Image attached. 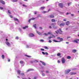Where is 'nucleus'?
I'll return each mask as SVG.
<instances>
[{
  "instance_id": "2f4dec72",
  "label": "nucleus",
  "mask_w": 79,
  "mask_h": 79,
  "mask_svg": "<svg viewBox=\"0 0 79 79\" xmlns=\"http://www.w3.org/2000/svg\"><path fill=\"white\" fill-rule=\"evenodd\" d=\"M25 56H27V57H28L29 58H31V56H29L27 55H25Z\"/></svg>"
},
{
  "instance_id": "3c124183",
  "label": "nucleus",
  "mask_w": 79,
  "mask_h": 79,
  "mask_svg": "<svg viewBox=\"0 0 79 79\" xmlns=\"http://www.w3.org/2000/svg\"><path fill=\"white\" fill-rule=\"evenodd\" d=\"M34 14H35V15H36V14H37V12L36 11H35L34 12Z\"/></svg>"
},
{
  "instance_id": "c03bdc74",
  "label": "nucleus",
  "mask_w": 79,
  "mask_h": 79,
  "mask_svg": "<svg viewBox=\"0 0 79 79\" xmlns=\"http://www.w3.org/2000/svg\"><path fill=\"white\" fill-rule=\"evenodd\" d=\"M3 8L2 7H0V10H3Z\"/></svg>"
},
{
  "instance_id": "7c9ffc66",
  "label": "nucleus",
  "mask_w": 79,
  "mask_h": 79,
  "mask_svg": "<svg viewBox=\"0 0 79 79\" xmlns=\"http://www.w3.org/2000/svg\"><path fill=\"white\" fill-rule=\"evenodd\" d=\"M21 76H24V73H22L21 74Z\"/></svg>"
},
{
  "instance_id": "1a4fd4ad",
  "label": "nucleus",
  "mask_w": 79,
  "mask_h": 79,
  "mask_svg": "<svg viewBox=\"0 0 79 79\" xmlns=\"http://www.w3.org/2000/svg\"><path fill=\"white\" fill-rule=\"evenodd\" d=\"M75 74H76V73H74V72H71L70 73V75H74Z\"/></svg>"
},
{
  "instance_id": "72a5a7b5",
  "label": "nucleus",
  "mask_w": 79,
  "mask_h": 79,
  "mask_svg": "<svg viewBox=\"0 0 79 79\" xmlns=\"http://www.w3.org/2000/svg\"><path fill=\"white\" fill-rule=\"evenodd\" d=\"M2 59H4V58H5V56L4 55H2Z\"/></svg>"
},
{
  "instance_id": "052dcab7",
  "label": "nucleus",
  "mask_w": 79,
  "mask_h": 79,
  "mask_svg": "<svg viewBox=\"0 0 79 79\" xmlns=\"http://www.w3.org/2000/svg\"><path fill=\"white\" fill-rule=\"evenodd\" d=\"M46 73H49V72H48V71H46Z\"/></svg>"
},
{
  "instance_id": "603ef678",
  "label": "nucleus",
  "mask_w": 79,
  "mask_h": 79,
  "mask_svg": "<svg viewBox=\"0 0 79 79\" xmlns=\"http://www.w3.org/2000/svg\"><path fill=\"white\" fill-rule=\"evenodd\" d=\"M37 79L36 77H35L33 78V79Z\"/></svg>"
},
{
  "instance_id": "0e129e2a",
  "label": "nucleus",
  "mask_w": 79,
  "mask_h": 79,
  "mask_svg": "<svg viewBox=\"0 0 79 79\" xmlns=\"http://www.w3.org/2000/svg\"><path fill=\"white\" fill-rule=\"evenodd\" d=\"M22 79H27V78H23Z\"/></svg>"
},
{
  "instance_id": "a19ab883",
  "label": "nucleus",
  "mask_w": 79,
  "mask_h": 79,
  "mask_svg": "<svg viewBox=\"0 0 79 79\" xmlns=\"http://www.w3.org/2000/svg\"><path fill=\"white\" fill-rule=\"evenodd\" d=\"M26 48H29V46L28 45H27L26 46Z\"/></svg>"
},
{
  "instance_id": "09e8293b",
  "label": "nucleus",
  "mask_w": 79,
  "mask_h": 79,
  "mask_svg": "<svg viewBox=\"0 0 79 79\" xmlns=\"http://www.w3.org/2000/svg\"><path fill=\"white\" fill-rule=\"evenodd\" d=\"M45 73H42V75L43 76H45Z\"/></svg>"
},
{
  "instance_id": "6ab92c4d",
  "label": "nucleus",
  "mask_w": 79,
  "mask_h": 79,
  "mask_svg": "<svg viewBox=\"0 0 79 79\" xmlns=\"http://www.w3.org/2000/svg\"><path fill=\"white\" fill-rule=\"evenodd\" d=\"M17 73L19 74H20V73H21V71L19 70H17Z\"/></svg>"
},
{
  "instance_id": "f8f14e48",
  "label": "nucleus",
  "mask_w": 79,
  "mask_h": 79,
  "mask_svg": "<svg viewBox=\"0 0 79 79\" xmlns=\"http://www.w3.org/2000/svg\"><path fill=\"white\" fill-rule=\"evenodd\" d=\"M0 2L2 3L3 5H5V2L2 0H0Z\"/></svg>"
},
{
  "instance_id": "a18cd8bd",
  "label": "nucleus",
  "mask_w": 79,
  "mask_h": 79,
  "mask_svg": "<svg viewBox=\"0 0 79 79\" xmlns=\"http://www.w3.org/2000/svg\"><path fill=\"white\" fill-rule=\"evenodd\" d=\"M45 55H48V52H45Z\"/></svg>"
},
{
  "instance_id": "0eeeda50",
  "label": "nucleus",
  "mask_w": 79,
  "mask_h": 79,
  "mask_svg": "<svg viewBox=\"0 0 79 79\" xmlns=\"http://www.w3.org/2000/svg\"><path fill=\"white\" fill-rule=\"evenodd\" d=\"M59 6L60 7V8H63V4L61 3H59Z\"/></svg>"
},
{
  "instance_id": "6e6d98bb",
  "label": "nucleus",
  "mask_w": 79,
  "mask_h": 79,
  "mask_svg": "<svg viewBox=\"0 0 79 79\" xmlns=\"http://www.w3.org/2000/svg\"><path fill=\"white\" fill-rule=\"evenodd\" d=\"M71 16H74V15L73 14H71Z\"/></svg>"
},
{
  "instance_id": "37998d69",
  "label": "nucleus",
  "mask_w": 79,
  "mask_h": 79,
  "mask_svg": "<svg viewBox=\"0 0 79 79\" xmlns=\"http://www.w3.org/2000/svg\"><path fill=\"white\" fill-rule=\"evenodd\" d=\"M55 23H52V26H55Z\"/></svg>"
},
{
  "instance_id": "c756f323",
  "label": "nucleus",
  "mask_w": 79,
  "mask_h": 79,
  "mask_svg": "<svg viewBox=\"0 0 79 79\" xmlns=\"http://www.w3.org/2000/svg\"><path fill=\"white\" fill-rule=\"evenodd\" d=\"M47 13V12L45 11H42V13Z\"/></svg>"
},
{
  "instance_id": "7ed1b4c3",
  "label": "nucleus",
  "mask_w": 79,
  "mask_h": 79,
  "mask_svg": "<svg viewBox=\"0 0 79 79\" xmlns=\"http://www.w3.org/2000/svg\"><path fill=\"white\" fill-rule=\"evenodd\" d=\"M14 19L15 21H16L15 22L16 24H18L19 23V21L18 20V19L16 18H14Z\"/></svg>"
},
{
  "instance_id": "f257e3e1",
  "label": "nucleus",
  "mask_w": 79,
  "mask_h": 79,
  "mask_svg": "<svg viewBox=\"0 0 79 79\" xmlns=\"http://www.w3.org/2000/svg\"><path fill=\"white\" fill-rule=\"evenodd\" d=\"M56 34H63V31H61V29H59V30H57V31H56Z\"/></svg>"
},
{
  "instance_id": "c85d7f7f",
  "label": "nucleus",
  "mask_w": 79,
  "mask_h": 79,
  "mask_svg": "<svg viewBox=\"0 0 79 79\" xmlns=\"http://www.w3.org/2000/svg\"><path fill=\"white\" fill-rule=\"evenodd\" d=\"M52 32H50V31H49V32H48V35H50V34H52Z\"/></svg>"
},
{
  "instance_id": "de8ad7c7",
  "label": "nucleus",
  "mask_w": 79,
  "mask_h": 79,
  "mask_svg": "<svg viewBox=\"0 0 79 79\" xmlns=\"http://www.w3.org/2000/svg\"><path fill=\"white\" fill-rule=\"evenodd\" d=\"M48 42H49V43H51L52 41L51 40H49L48 41Z\"/></svg>"
},
{
  "instance_id": "423d86ee",
  "label": "nucleus",
  "mask_w": 79,
  "mask_h": 79,
  "mask_svg": "<svg viewBox=\"0 0 79 79\" xmlns=\"http://www.w3.org/2000/svg\"><path fill=\"white\" fill-rule=\"evenodd\" d=\"M71 70V69H67L65 71V74H68Z\"/></svg>"
},
{
  "instance_id": "f3484780",
  "label": "nucleus",
  "mask_w": 79,
  "mask_h": 79,
  "mask_svg": "<svg viewBox=\"0 0 79 79\" xmlns=\"http://www.w3.org/2000/svg\"><path fill=\"white\" fill-rule=\"evenodd\" d=\"M53 42H60V41H56V40H53Z\"/></svg>"
},
{
  "instance_id": "4468645a",
  "label": "nucleus",
  "mask_w": 79,
  "mask_h": 79,
  "mask_svg": "<svg viewBox=\"0 0 79 79\" xmlns=\"http://www.w3.org/2000/svg\"><path fill=\"white\" fill-rule=\"evenodd\" d=\"M28 26H25L24 27H23V29H26L27 28H28Z\"/></svg>"
},
{
  "instance_id": "5fc2aeb1",
  "label": "nucleus",
  "mask_w": 79,
  "mask_h": 79,
  "mask_svg": "<svg viewBox=\"0 0 79 79\" xmlns=\"http://www.w3.org/2000/svg\"><path fill=\"white\" fill-rule=\"evenodd\" d=\"M63 21H66V19H64Z\"/></svg>"
},
{
  "instance_id": "bf43d9fd",
  "label": "nucleus",
  "mask_w": 79,
  "mask_h": 79,
  "mask_svg": "<svg viewBox=\"0 0 79 79\" xmlns=\"http://www.w3.org/2000/svg\"><path fill=\"white\" fill-rule=\"evenodd\" d=\"M19 30L20 31H21V28H19Z\"/></svg>"
},
{
  "instance_id": "58836bf2",
  "label": "nucleus",
  "mask_w": 79,
  "mask_h": 79,
  "mask_svg": "<svg viewBox=\"0 0 79 79\" xmlns=\"http://www.w3.org/2000/svg\"><path fill=\"white\" fill-rule=\"evenodd\" d=\"M40 41L42 42H44V41L43 40H40Z\"/></svg>"
},
{
  "instance_id": "4c0bfd02",
  "label": "nucleus",
  "mask_w": 79,
  "mask_h": 79,
  "mask_svg": "<svg viewBox=\"0 0 79 79\" xmlns=\"http://www.w3.org/2000/svg\"><path fill=\"white\" fill-rule=\"evenodd\" d=\"M60 55H61V54L60 53H58L57 54V56H60Z\"/></svg>"
},
{
  "instance_id": "5701e85b",
  "label": "nucleus",
  "mask_w": 79,
  "mask_h": 79,
  "mask_svg": "<svg viewBox=\"0 0 79 79\" xmlns=\"http://www.w3.org/2000/svg\"><path fill=\"white\" fill-rule=\"evenodd\" d=\"M76 52H77V51L76 50H73L72 51V52H73V53H76Z\"/></svg>"
},
{
  "instance_id": "cd10ccee",
  "label": "nucleus",
  "mask_w": 79,
  "mask_h": 79,
  "mask_svg": "<svg viewBox=\"0 0 79 79\" xmlns=\"http://www.w3.org/2000/svg\"><path fill=\"white\" fill-rule=\"evenodd\" d=\"M45 8V7H41V10H44V9Z\"/></svg>"
},
{
  "instance_id": "bb28decb",
  "label": "nucleus",
  "mask_w": 79,
  "mask_h": 79,
  "mask_svg": "<svg viewBox=\"0 0 79 79\" xmlns=\"http://www.w3.org/2000/svg\"><path fill=\"white\" fill-rule=\"evenodd\" d=\"M52 22H55V20L54 19H52L51 20Z\"/></svg>"
},
{
  "instance_id": "e433bc0d",
  "label": "nucleus",
  "mask_w": 79,
  "mask_h": 79,
  "mask_svg": "<svg viewBox=\"0 0 79 79\" xmlns=\"http://www.w3.org/2000/svg\"><path fill=\"white\" fill-rule=\"evenodd\" d=\"M57 63H61V62L60 61V60H58L57 61Z\"/></svg>"
},
{
  "instance_id": "c9c22d12",
  "label": "nucleus",
  "mask_w": 79,
  "mask_h": 79,
  "mask_svg": "<svg viewBox=\"0 0 79 79\" xmlns=\"http://www.w3.org/2000/svg\"><path fill=\"white\" fill-rule=\"evenodd\" d=\"M44 35H48V33H45L44 34Z\"/></svg>"
},
{
  "instance_id": "a211bd4d",
  "label": "nucleus",
  "mask_w": 79,
  "mask_h": 79,
  "mask_svg": "<svg viewBox=\"0 0 79 79\" xmlns=\"http://www.w3.org/2000/svg\"><path fill=\"white\" fill-rule=\"evenodd\" d=\"M64 26V23H62L60 24V26Z\"/></svg>"
},
{
  "instance_id": "9d476101",
  "label": "nucleus",
  "mask_w": 79,
  "mask_h": 79,
  "mask_svg": "<svg viewBox=\"0 0 79 79\" xmlns=\"http://www.w3.org/2000/svg\"><path fill=\"white\" fill-rule=\"evenodd\" d=\"M29 35L30 37H34V35L32 33H30Z\"/></svg>"
},
{
  "instance_id": "b1692460",
  "label": "nucleus",
  "mask_w": 79,
  "mask_h": 79,
  "mask_svg": "<svg viewBox=\"0 0 79 79\" xmlns=\"http://www.w3.org/2000/svg\"><path fill=\"white\" fill-rule=\"evenodd\" d=\"M44 48H45V49H46L47 50H48V48L47 46H44Z\"/></svg>"
},
{
  "instance_id": "9b49d317",
  "label": "nucleus",
  "mask_w": 79,
  "mask_h": 79,
  "mask_svg": "<svg viewBox=\"0 0 79 79\" xmlns=\"http://www.w3.org/2000/svg\"><path fill=\"white\" fill-rule=\"evenodd\" d=\"M79 40L78 39H77L76 40H74L73 41V42H74L75 43H78L77 41H79Z\"/></svg>"
},
{
  "instance_id": "412c9836",
  "label": "nucleus",
  "mask_w": 79,
  "mask_h": 79,
  "mask_svg": "<svg viewBox=\"0 0 79 79\" xmlns=\"http://www.w3.org/2000/svg\"><path fill=\"white\" fill-rule=\"evenodd\" d=\"M36 32L39 35H41V33L39 31H36Z\"/></svg>"
},
{
  "instance_id": "49530a36",
  "label": "nucleus",
  "mask_w": 79,
  "mask_h": 79,
  "mask_svg": "<svg viewBox=\"0 0 79 79\" xmlns=\"http://www.w3.org/2000/svg\"><path fill=\"white\" fill-rule=\"evenodd\" d=\"M19 37L18 36H17L16 37H15V39L18 40V39Z\"/></svg>"
},
{
  "instance_id": "393cba45",
  "label": "nucleus",
  "mask_w": 79,
  "mask_h": 79,
  "mask_svg": "<svg viewBox=\"0 0 79 79\" xmlns=\"http://www.w3.org/2000/svg\"><path fill=\"white\" fill-rule=\"evenodd\" d=\"M33 27H34L35 29H36L37 28V27H36V24H34Z\"/></svg>"
},
{
  "instance_id": "6e6552de",
  "label": "nucleus",
  "mask_w": 79,
  "mask_h": 79,
  "mask_svg": "<svg viewBox=\"0 0 79 79\" xmlns=\"http://www.w3.org/2000/svg\"><path fill=\"white\" fill-rule=\"evenodd\" d=\"M57 39H59L60 41H63V39L62 38H60V37H57Z\"/></svg>"
},
{
  "instance_id": "20e7f679",
  "label": "nucleus",
  "mask_w": 79,
  "mask_h": 79,
  "mask_svg": "<svg viewBox=\"0 0 79 79\" xmlns=\"http://www.w3.org/2000/svg\"><path fill=\"white\" fill-rule=\"evenodd\" d=\"M6 44L7 46H8V47H10V46H11V44L8 41L6 42Z\"/></svg>"
},
{
  "instance_id": "338daca9",
  "label": "nucleus",
  "mask_w": 79,
  "mask_h": 79,
  "mask_svg": "<svg viewBox=\"0 0 79 79\" xmlns=\"http://www.w3.org/2000/svg\"><path fill=\"white\" fill-rule=\"evenodd\" d=\"M23 6H25V5H24V4H23Z\"/></svg>"
},
{
  "instance_id": "774afa93",
  "label": "nucleus",
  "mask_w": 79,
  "mask_h": 79,
  "mask_svg": "<svg viewBox=\"0 0 79 79\" xmlns=\"http://www.w3.org/2000/svg\"><path fill=\"white\" fill-rule=\"evenodd\" d=\"M68 14H69V13H67L66 14V15H68Z\"/></svg>"
},
{
  "instance_id": "ddd939ff",
  "label": "nucleus",
  "mask_w": 79,
  "mask_h": 79,
  "mask_svg": "<svg viewBox=\"0 0 79 79\" xmlns=\"http://www.w3.org/2000/svg\"><path fill=\"white\" fill-rule=\"evenodd\" d=\"M34 19H35V18H32L29 19V20H28V22H30V21H31V20H34Z\"/></svg>"
},
{
  "instance_id": "79ce46f5",
  "label": "nucleus",
  "mask_w": 79,
  "mask_h": 79,
  "mask_svg": "<svg viewBox=\"0 0 79 79\" xmlns=\"http://www.w3.org/2000/svg\"><path fill=\"white\" fill-rule=\"evenodd\" d=\"M8 12L9 13V14H11V12L10 10H8Z\"/></svg>"
},
{
  "instance_id": "13d9d810",
  "label": "nucleus",
  "mask_w": 79,
  "mask_h": 79,
  "mask_svg": "<svg viewBox=\"0 0 79 79\" xmlns=\"http://www.w3.org/2000/svg\"><path fill=\"white\" fill-rule=\"evenodd\" d=\"M40 29H42V28L41 27H40Z\"/></svg>"
},
{
  "instance_id": "ea45409f",
  "label": "nucleus",
  "mask_w": 79,
  "mask_h": 79,
  "mask_svg": "<svg viewBox=\"0 0 79 79\" xmlns=\"http://www.w3.org/2000/svg\"><path fill=\"white\" fill-rule=\"evenodd\" d=\"M68 6H69V5H71V2L68 3Z\"/></svg>"
},
{
  "instance_id": "e2e57ef3",
  "label": "nucleus",
  "mask_w": 79,
  "mask_h": 79,
  "mask_svg": "<svg viewBox=\"0 0 79 79\" xmlns=\"http://www.w3.org/2000/svg\"><path fill=\"white\" fill-rule=\"evenodd\" d=\"M49 28H50V29H51V28H52V27H51V26H50L49 27Z\"/></svg>"
},
{
  "instance_id": "8fccbe9b",
  "label": "nucleus",
  "mask_w": 79,
  "mask_h": 79,
  "mask_svg": "<svg viewBox=\"0 0 79 79\" xmlns=\"http://www.w3.org/2000/svg\"><path fill=\"white\" fill-rule=\"evenodd\" d=\"M42 53L43 54V55H45V52H42Z\"/></svg>"
},
{
  "instance_id": "dca6fc26",
  "label": "nucleus",
  "mask_w": 79,
  "mask_h": 79,
  "mask_svg": "<svg viewBox=\"0 0 79 79\" xmlns=\"http://www.w3.org/2000/svg\"><path fill=\"white\" fill-rule=\"evenodd\" d=\"M40 62L43 65H44V66H45L46 64L45 63H44V62L42 61H40Z\"/></svg>"
},
{
  "instance_id": "69168bd1",
  "label": "nucleus",
  "mask_w": 79,
  "mask_h": 79,
  "mask_svg": "<svg viewBox=\"0 0 79 79\" xmlns=\"http://www.w3.org/2000/svg\"><path fill=\"white\" fill-rule=\"evenodd\" d=\"M66 44H69V43L68 42H66Z\"/></svg>"
},
{
  "instance_id": "f03ea898",
  "label": "nucleus",
  "mask_w": 79,
  "mask_h": 79,
  "mask_svg": "<svg viewBox=\"0 0 79 79\" xmlns=\"http://www.w3.org/2000/svg\"><path fill=\"white\" fill-rule=\"evenodd\" d=\"M61 61L62 64H64L66 61V60H65V59H64V58L63 57L61 59Z\"/></svg>"
},
{
  "instance_id": "39448f33",
  "label": "nucleus",
  "mask_w": 79,
  "mask_h": 79,
  "mask_svg": "<svg viewBox=\"0 0 79 79\" xmlns=\"http://www.w3.org/2000/svg\"><path fill=\"white\" fill-rule=\"evenodd\" d=\"M55 36L53 35H52V36H49L48 37V40H50L51 38H55Z\"/></svg>"
},
{
  "instance_id": "aec40b11",
  "label": "nucleus",
  "mask_w": 79,
  "mask_h": 79,
  "mask_svg": "<svg viewBox=\"0 0 79 79\" xmlns=\"http://www.w3.org/2000/svg\"><path fill=\"white\" fill-rule=\"evenodd\" d=\"M50 17L51 18H54V16H53V15H50Z\"/></svg>"
},
{
  "instance_id": "680f3d73",
  "label": "nucleus",
  "mask_w": 79,
  "mask_h": 79,
  "mask_svg": "<svg viewBox=\"0 0 79 79\" xmlns=\"http://www.w3.org/2000/svg\"><path fill=\"white\" fill-rule=\"evenodd\" d=\"M10 18H13V16H12L11 15H10Z\"/></svg>"
},
{
  "instance_id": "a878e982",
  "label": "nucleus",
  "mask_w": 79,
  "mask_h": 79,
  "mask_svg": "<svg viewBox=\"0 0 79 79\" xmlns=\"http://www.w3.org/2000/svg\"><path fill=\"white\" fill-rule=\"evenodd\" d=\"M67 59H70L71 58V56H68L67 57Z\"/></svg>"
},
{
  "instance_id": "4d7b16f0",
  "label": "nucleus",
  "mask_w": 79,
  "mask_h": 79,
  "mask_svg": "<svg viewBox=\"0 0 79 79\" xmlns=\"http://www.w3.org/2000/svg\"><path fill=\"white\" fill-rule=\"evenodd\" d=\"M8 61H9V62H10V59H8Z\"/></svg>"
},
{
  "instance_id": "4be33fe9",
  "label": "nucleus",
  "mask_w": 79,
  "mask_h": 79,
  "mask_svg": "<svg viewBox=\"0 0 79 79\" xmlns=\"http://www.w3.org/2000/svg\"><path fill=\"white\" fill-rule=\"evenodd\" d=\"M66 25H67V26H68V25L69 24V21L67 22H66Z\"/></svg>"
},
{
  "instance_id": "f704fd0d",
  "label": "nucleus",
  "mask_w": 79,
  "mask_h": 79,
  "mask_svg": "<svg viewBox=\"0 0 79 79\" xmlns=\"http://www.w3.org/2000/svg\"><path fill=\"white\" fill-rule=\"evenodd\" d=\"M17 1H18V0H12V1L13 2H16Z\"/></svg>"
},
{
  "instance_id": "2eb2a0df",
  "label": "nucleus",
  "mask_w": 79,
  "mask_h": 79,
  "mask_svg": "<svg viewBox=\"0 0 79 79\" xmlns=\"http://www.w3.org/2000/svg\"><path fill=\"white\" fill-rule=\"evenodd\" d=\"M34 71V69H29L28 70H27V72H29V71Z\"/></svg>"
},
{
  "instance_id": "473e14b6",
  "label": "nucleus",
  "mask_w": 79,
  "mask_h": 79,
  "mask_svg": "<svg viewBox=\"0 0 79 79\" xmlns=\"http://www.w3.org/2000/svg\"><path fill=\"white\" fill-rule=\"evenodd\" d=\"M24 63V62L23 61H20V63L21 64H23Z\"/></svg>"
},
{
  "instance_id": "864d4df0",
  "label": "nucleus",
  "mask_w": 79,
  "mask_h": 79,
  "mask_svg": "<svg viewBox=\"0 0 79 79\" xmlns=\"http://www.w3.org/2000/svg\"><path fill=\"white\" fill-rule=\"evenodd\" d=\"M71 37L70 36H68L67 38V39H69Z\"/></svg>"
}]
</instances>
